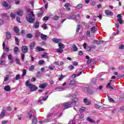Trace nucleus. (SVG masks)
Here are the masks:
<instances>
[{"label":"nucleus","mask_w":124,"mask_h":124,"mask_svg":"<svg viewBox=\"0 0 124 124\" xmlns=\"http://www.w3.org/2000/svg\"><path fill=\"white\" fill-rule=\"evenodd\" d=\"M27 11V12H30L25 16V18L27 22L30 24L34 23V21H35L34 17H35V16H34V14H33V11L31 12V9H28Z\"/></svg>","instance_id":"f257e3e1"},{"label":"nucleus","mask_w":124,"mask_h":124,"mask_svg":"<svg viewBox=\"0 0 124 124\" xmlns=\"http://www.w3.org/2000/svg\"><path fill=\"white\" fill-rule=\"evenodd\" d=\"M25 86H26V87H28L30 89V91L31 92H35V91H37L38 89V87H37V86L31 83H30V81L29 80L26 81Z\"/></svg>","instance_id":"f03ea898"},{"label":"nucleus","mask_w":124,"mask_h":124,"mask_svg":"<svg viewBox=\"0 0 124 124\" xmlns=\"http://www.w3.org/2000/svg\"><path fill=\"white\" fill-rule=\"evenodd\" d=\"M62 105L64 107V109H68V108H71L73 107L71 102H65L62 104Z\"/></svg>","instance_id":"7ed1b4c3"},{"label":"nucleus","mask_w":124,"mask_h":124,"mask_svg":"<svg viewBox=\"0 0 124 124\" xmlns=\"http://www.w3.org/2000/svg\"><path fill=\"white\" fill-rule=\"evenodd\" d=\"M28 114H30V115L29 116V118H31L32 116L33 117H34L36 116V111H35V110L32 109L30 111V112L28 113Z\"/></svg>","instance_id":"20e7f679"},{"label":"nucleus","mask_w":124,"mask_h":124,"mask_svg":"<svg viewBox=\"0 0 124 124\" xmlns=\"http://www.w3.org/2000/svg\"><path fill=\"white\" fill-rule=\"evenodd\" d=\"M122 17H123L122 14H118L117 16V18H118L117 21L118 23L120 24V25H123V24H124V21H123V18H122Z\"/></svg>","instance_id":"39448f33"},{"label":"nucleus","mask_w":124,"mask_h":124,"mask_svg":"<svg viewBox=\"0 0 124 124\" xmlns=\"http://www.w3.org/2000/svg\"><path fill=\"white\" fill-rule=\"evenodd\" d=\"M21 51L23 54H26L28 53V51H29V48L27 46H22L21 47Z\"/></svg>","instance_id":"423d86ee"},{"label":"nucleus","mask_w":124,"mask_h":124,"mask_svg":"<svg viewBox=\"0 0 124 124\" xmlns=\"http://www.w3.org/2000/svg\"><path fill=\"white\" fill-rule=\"evenodd\" d=\"M6 111V109L3 108L0 114V119H2V118H4V117L5 116Z\"/></svg>","instance_id":"0eeeda50"},{"label":"nucleus","mask_w":124,"mask_h":124,"mask_svg":"<svg viewBox=\"0 0 124 124\" xmlns=\"http://www.w3.org/2000/svg\"><path fill=\"white\" fill-rule=\"evenodd\" d=\"M105 13L106 15H107L108 16H113L114 15V13L113 12L109 10H106L105 11Z\"/></svg>","instance_id":"6e6552de"},{"label":"nucleus","mask_w":124,"mask_h":124,"mask_svg":"<svg viewBox=\"0 0 124 124\" xmlns=\"http://www.w3.org/2000/svg\"><path fill=\"white\" fill-rule=\"evenodd\" d=\"M77 102H78V98H77V97L74 98L72 100V102H71V103L73 105V106H75V105H76V103H77Z\"/></svg>","instance_id":"1a4fd4ad"},{"label":"nucleus","mask_w":124,"mask_h":124,"mask_svg":"<svg viewBox=\"0 0 124 124\" xmlns=\"http://www.w3.org/2000/svg\"><path fill=\"white\" fill-rule=\"evenodd\" d=\"M93 43H95L97 45H101V44H103L104 43V41H98L96 40H94L93 41Z\"/></svg>","instance_id":"9d476101"},{"label":"nucleus","mask_w":124,"mask_h":124,"mask_svg":"<svg viewBox=\"0 0 124 124\" xmlns=\"http://www.w3.org/2000/svg\"><path fill=\"white\" fill-rule=\"evenodd\" d=\"M36 52H43L44 51H45V49L41 47L40 46H37L36 48Z\"/></svg>","instance_id":"9b49d317"},{"label":"nucleus","mask_w":124,"mask_h":124,"mask_svg":"<svg viewBox=\"0 0 124 124\" xmlns=\"http://www.w3.org/2000/svg\"><path fill=\"white\" fill-rule=\"evenodd\" d=\"M53 42H54V43H60V42H61L62 39H58L57 38H54L52 39Z\"/></svg>","instance_id":"f8f14e48"},{"label":"nucleus","mask_w":124,"mask_h":124,"mask_svg":"<svg viewBox=\"0 0 124 124\" xmlns=\"http://www.w3.org/2000/svg\"><path fill=\"white\" fill-rule=\"evenodd\" d=\"M83 102L86 104V105H89V104H91L92 102H91V100L87 99L86 98H85L83 99Z\"/></svg>","instance_id":"ddd939ff"},{"label":"nucleus","mask_w":124,"mask_h":124,"mask_svg":"<svg viewBox=\"0 0 124 124\" xmlns=\"http://www.w3.org/2000/svg\"><path fill=\"white\" fill-rule=\"evenodd\" d=\"M4 90L6 92H10L11 91V87L9 85H7L4 87Z\"/></svg>","instance_id":"4468645a"},{"label":"nucleus","mask_w":124,"mask_h":124,"mask_svg":"<svg viewBox=\"0 0 124 124\" xmlns=\"http://www.w3.org/2000/svg\"><path fill=\"white\" fill-rule=\"evenodd\" d=\"M16 13L18 16H20L21 17H22V16H23V15L24 14L23 11L21 9H18Z\"/></svg>","instance_id":"2eb2a0df"},{"label":"nucleus","mask_w":124,"mask_h":124,"mask_svg":"<svg viewBox=\"0 0 124 124\" xmlns=\"http://www.w3.org/2000/svg\"><path fill=\"white\" fill-rule=\"evenodd\" d=\"M6 38L8 40L11 38V33H10V32L8 31L6 32Z\"/></svg>","instance_id":"dca6fc26"},{"label":"nucleus","mask_w":124,"mask_h":124,"mask_svg":"<svg viewBox=\"0 0 124 124\" xmlns=\"http://www.w3.org/2000/svg\"><path fill=\"white\" fill-rule=\"evenodd\" d=\"M14 31L16 33H19L20 31V29H19V27L17 26H15L14 27Z\"/></svg>","instance_id":"f3484780"},{"label":"nucleus","mask_w":124,"mask_h":124,"mask_svg":"<svg viewBox=\"0 0 124 124\" xmlns=\"http://www.w3.org/2000/svg\"><path fill=\"white\" fill-rule=\"evenodd\" d=\"M64 6V7H66V10H67V11H70V8L69 7V6H70V4L69 3H66Z\"/></svg>","instance_id":"a211bd4d"},{"label":"nucleus","mask_w":124,"mask_h":124,"mask_svg":"<svg viewBox=\"0 0 124 124\" xmlns=\"http://www.w3.org/2000/svg\"><path fill=\"white\" fill-rule=\"evenodd\" d=\"M97 30V28L96 26H93L91 28V31L92 33H94V32H95V31H96Z\"/></svg>","instance_id":"6ab92c4d"},{"label":"nucleus","mask_w":124,"mask_h":124,"mask_svg":"<svg viewBox=\"0 0 124 124\" xmlns=\"http://www.w3.org/2000/svg\"><path fill=\"white\" fill-rule=\"evenodd\" d=\"M35 46V42H32L30 43V49L31 50H32Z\"/></svg>","instance_id":"aec40b11"},{"label":"nucleus","mask_w":124,"mask_h":124,"mask_svg":"<svg viewBox=\"0 0 124 124\" xmlns=\"http://www.w3.org/2000/svg\"><path fill=\"white\" fill-rule=\"evenodd\" d=\"M112 80H110L109 81V82H108L107 85L106 87L107 88H109V89H111V90H113V86H111V82H112Z\"/></svg>","instance_id":"412c9836"},{"label":"nucleus","mask_w":124,"mask_h":124,"mask_svg":"<svg viewBox=\"0 0 124 124\" xmlns=\"http://www.w3.org/2000/svg\"><path fill=\"white\" fill-rule=\"evenodd\" d=\"M86 121H87V122H89L90 123H93V124L95 123V121H94L91 118V117H88L87 118Z\"/></svg>","instance_id":"4be33fe9"},{"label":"nucleus","mask_w":124,"mask_h":124,"mask_svg":"<svg viewBox=\"0 0 124 124\" xmlns=\"http://www.w3.org/2000/svg\"><path fill=\"white\" fill-rule=\"evenodd\" d=\"M46 87H47V84L45 83L40 84L39 86V88H40V89H45V88H46Z\"/></svg>","instance_id":"5701e85b"},{"label":"nucleus","mask_w":124,"mask_h":124,"mask_svg":"<svg viewBox=\"0 0 124 124\" xmlns=\"http://www.w3.org/2000/svg\"><path fill=\"white\" fill-rule=\"evenodd\" d=\"M35 29H38L39 28V22L38 21H36L34 25Z\"/></svg>","instance_id":"b1692460"},{"label":"nucleus","mask_w":124,"mask_h":124,"mask_svg":"<svg viewBox=\"0 0 124 124\" xmlns=\"http://www.w3.org/2000/svg\"><path fill=\"white\" fill-rule=\"evenodd\" d=\"M73 52H76V51H78V47H77V46H76V45H73L72 46V49Z\"/></svg>","instance_id":"393cba45"},{"label":"nucleus","mask_w":124,"mask_h":124,"mask_svg":"<svg viewBox=\"0 0 124 124\" xmlns=\"http://www.w3.org/2000/svg\"><path fill=\"white\" fill-rule=\"evenodd\" d=\"M41 38L42 39V40H46V39H47V35L44 34H41Z\"/></svg>","instance_id":"a878e982"},{"label":"nucleus","mask_w":124,"mask_h":124,"mask_svg":"<svg viewBox=\"0 0 124 124\" xmlns=\"http://www.w3.org/2000/svg\"><path fill=\"white\" fill-rule=\"evenodd\" d=\"M14 52L15 54H17L19 52V48L18 46H16L14 48Z\"/></svg>","instance_id":"bb28decb"},{"label":"nucleus","mask_w":124,"mask_h":124,"mask_svg":"<svg viewBox=\"0 0 124 124\" xmlns=\"http://www.w3.org/2000/svg\"><path fill=\"white\" fill-rule=\"evenodd\" d=\"M32 124H36L37 123V118L36 117H34L32 120Z\"/></svg>","instance_id":"cd10ccee"},{"label":"nucleus","mask_w":124,"mask_h":124,"mask_svg":"<svg viewBox=\"0 0 124 124\" xmlns=\"http://www.w3.org/2000/svg\"><path fill=\"white\" fill-rule=\"evenodd\" d=\"M58 46H59V48H60V49H64L65 46H64V45H63V44L59 43V44H58Z\"/></svg>","instance_id":"c85d7f7f"},{"label":"nucleus","mask_w":124,"mask_h":124,"mask_svg":"<svg viewBox=\"0 0 124 124\" xmlns=\"http://www.w3.org/2000/svg\"><path fill=\"white\" fill-rule=\"evenodd\" d=\"M2 5L4 6V7H8V3H7L6 1H4L2 3Z\"/></svg>","instance_id":"c756f323"},{"label":"nucleus","mask_w":124,"mask_h":124,"mask_svg":"<svg viewBox=\"0 0 124 124\" xmlns=\"http://www.w3.org/2000/svg\"><path fill=\"white\" fill-rule=\"evenodd\" d=\"M56 51H57V53H59V54H62V52H63V49H61V48H57L56 49Z\"/></svg>","instance_id":"7c9ffc66"},{"label":"nucleus","mask_w":124,"mask_h":124,"mask_svg":"<svg viewBox=\"0 0 124 124\" xmlns=\"http://www.w3.org/2000/svg\"><path fill=\"white\" fill-rule=\"evenodd\" d=\"M59 18H60V17H59V16L55 15L53 17L52 19L54 21H57V20H59Z\"/></svg>","instance_id":"2f4dec72"},{"label":"nucleus","mask_w":124,"mask_h":124,"mask_svg":"<svg viewBox=\"0 0 124 124\" xmlns=\"http://www.w3.org/2000/svg\"><path fill=\"white\" fill-rule=\"evenodd\" d=\"M15 39L16 45H19V43H20V42H19V39H18L17 37H15Z\"/></svg>","instance_id":"473e14b6"},{"label":"nucleus","mask_w":124,"mask_h":124,"mask_svg":"<svg viewBox=\"0 0 124 124\" xmlns=\"http://www.w3.org/2000/svg\"><path fill=\"white\" fill-rule=\"evenodd\" d=\"M82 7H83V5H82V4H79L77 6H76V8L77 9H81V8H82Z\"/></svg>","instance_id":"72a5a7b5"},{"label":"nucleus","mask_w":124,"mask_h":124,"mask_svg":"<svg viewBox=\"0 0 124 124\" xmlns=\"http://www.w3.org/2000/svg\"><path fill=\"white\" fill-rule=\"evenodd\" d=\"M16 62L17 64H18V65H21V62H20V60H19V59L16 58Z\"/></svg>","instance_id":"f704fd0d"},{"label":"nucleus","mask_w":124,"mask_h":124,"mask_svg":"<svg viewBox=\"0 0 124 124\" xmlns=\"http://www.w3.org/2000/svg\"><path fill=\"white\" fill-rule=\"evenodd\" d=\"M108 99L110 102H112V103H115V100H114L111 97L108 96Z\"/></svg>","instance_id":"c9c22d12"},{"label":"nucleus","mask_w":124,"mask_h":124,"mask_svg":"<svg viewBox=\"0 0 124 124\" xmlns=\"http://www.w3.org/2000/svg\"><path fill=\"white\" fill-rule=\"evenodd\" d=\"M26 37L27 38H32V34L31 33H28L26 35Z\"/></svg>","instance_id":"e433bc0d"},{"label":"nucleus","mask_w":124,"mask_h":124,"mask_svg":"<svg viewBox=\"0 0 124 124\" xmlns=\"http://www.w3.org/2000/svg\"><path fill=\"white\" fill-rule=\"evenodd\" d=\"M80 29H81V25H78L77 27L76 31L77 32H79V31H80Z\"/></svg>","instance_id":"4c0bfd02"},{"label":"nucleus","mask_w":124,"mask_h":124,"mask_svg":"<svg viewBox=\"0 0 124 124\" xmlns=\"http://www.w3.org/2000/svg\"><path fill=\"white\" fill-rule=\"evenodd\" d=\"M38 64L40 65H41V64H43V63H45L44 60H40L38 62Z\"/></svg>","instance_id":"58836bf2"},{"label":"nucleus","mask_w":124,"mask_h":124,"mask_svg":"<svg viewBox=\"0 0 124 124\" xmlns=\"http://www.w3.org/2000/svg\"><path fill=\"white\" fill-rule=\"evenodd\" d=\"M86 109L85 107H82L81 108L79 109V112L80 113H83L84 112V110Z\"/></svg>","instance_id":"ea45409f"},{"label":"nucleus","mask_w":124,"mask_h":124,"mask_svg":"<svg viewBox=\"0 0 124 124\" xmlns=\"http://www.w3.org/2000/svg\"><path fill=\"white\" fill-rule=\"evenodd\" d=\"M10 17L12 18V19H15V18H16V16L15 15V14L11 13L10 14Z\"/></svg>","instance_id":"a19ab883"},{"label":"nucleus","mask_w":124,"mask_h":124,"mask_svg":"<svg viewBox=\"0 0 124 124\" xmlns=\"http://www.w3.org/2000/svg\"><path fill=\"white\" fill-rule=\"evenodd\" d=\"M118 49H119V50H124V45H121L118 47Z\"/></svg>","instance_id":"79ce46f5"},{"label":"nucleus","mask_w":124,"mask_h":124,"mask_svg":"<svg viewBox=\"0 0 124 124\" xmlns=\"http://www.w3.org/2000/svg\"><path fill=\"white\" fill-rule=\"evenodd\" d=\"M9 79V75H7L6 77H5L4 79V82H6V81H8Z\"/></svg>","instance_id":"37998d69"},{"label":"nucleus","mask_w":124,"mask_h":124,"mask_svg":"<svg viewBox=\"0 0 124 124\" xmlns=\"http://www.w3.org/2000/svg\"><path fill=\"white\" fill-rule=\"evenodd\" d=\"M75 84V80L72 79L70 81L69 85H74Z\"/></svg>","instance_id":"c03bdc74"},{"label":"nucleus","mask_w":124,"mask_h":124,"mask_svg":"<svg viewBox=\"0 0 124 124\" xmlns=\"http://www.w3.org/2000/svg\"><path fill=\"white\" fill-rule=\"evenodd\" d=\"M26 74H27V70L24 69L23 70V71L22 73V77H24V76H25Z\"/></svg>","instance_id":"a18cd8bd"},{"label":"nucleus","mask_w":124,"mask_h":124,"mask_svg":"<svg viewBox=\"0 0 124 124\" xmlns=\"http://www.w3.org/2000/svg\"><path fill=\"white\" fill-rule=\"evenodd\" d=\"M15 79L16 80H19L21 79V77H20V75H16Z\"/></svg>","instance_id":"49530a36"},{"label":"nucleus","mask_w":124,"mask_h":124,"mask_svg":"<svg viewBox=\"0 0 124 124\" xmlns=\"http://www.w3.org/2000/svg\"><path fill=\"white\" fill-rule=\"evenodd\" d=\"M29 70H33L34 69V66L33 65H31L29 68Z\"/></svg>","instance_id":"de8ad7c7"},{"label":"nucleus","mask_w":124,"mask_h":124,"mask_svg":"<svg viewBox=\"0 0 124 124\" xmlns=\"http://www.w3.org/2000/svg\"><path fill=\"white\" fill-rule=\"evenodd\" d=\"M42 27H43V29H44V30H46V29H47V24H44L42 26Z\"/></svg>","instance_id":"09e8293b"},{"label":"nucleus","mask_w":124,"mask_h":124,"mask_svg":"<svg viewBox=\"0 0 124 124\" xmlns=\"http://www.w3.org/2000/svg\"><path fill=\"white\" fill-rule=\"evenodd\" d=\"M63 79V76L62 75H60V77L59 78V81H62Z\"/></svg>","instance_id":"8fccbe9b"},{"label":"nucleus","mask_w":124,"mask_h":124,"mask_svg":"<svg viewBox=\"0 0 124 124\" xmlns=\"http://www.w3.org/2000/svg\"><path fill=\"white\" fill-rule=\"evenodd\" d=\"M86 35L88 37H90L91 36V31H87L86 33Z\"/></svg>","instance_id":"3c124183"},{"label":"nucleus","mask_w":124,"mask_h":124,"mask_svg":"<svg viewBox=\"0 0 124 124\" xmlns=\"http://www.w3.org/2000/svg\"><path fill=\"white\" fill-rule=\"evenodd\" d=\"M5 56H6L5 53H3L1 56V58L2 60H3V59H5Z\"/></svg>","instance_id":"603ef678"},{"label":"nucleus","mask_w":124,"mask_h":124,"mask_svg":"<svg viewBox=\"0 0 124 124\" xmlns=\"http://www.w3.org/2000/svg\"><path fill=\"white\" fill-rule=\"evenodd\" d=\"M68 68L70 69V70H72V69H74V66L71 65L68 66Z\"/></svg>","instance_id":"864d4df0"},{"label":"nucleus","mask_w":124,"mask_h":124,"mask_svg":"<svg viewBox=\"0 0 124 124\" xmlns=\"http://www.w3.org/2000/svg\"><path fill=\"white\" fill-rule=\"evenodd\" d=\"M16 19L17 22H18V23H21V18H20V17L17 16L16 17Z\"/></svg>","instance_id":"5fc2aeb1"},{"label":"nucleus","mask_w":124,"mask_h":124,"mask_svg":"<svg viewBox=\"0 0 124 124\" xmlns=\"http://www.w3.org/2000/svg\"><path fill=\"white\" fill-rule=\"evenodd\" d=\"M39 35H40V33H38V32H37L35 34V37L36 38H38V37H39Z\"/></svg>","instance_id":"6e6d98bb"},{"label":"nucleus","mask_w":124,"mask_h":124,"mask_svg":"<svg viewBox=\"0 0 124 124\" xmlns=\"http://www.w3.org/2000/svg\"><path fill=\"white\" fill-rule=\"evenodd\" d=\"M43 20L44 21H48L49 20V17L48 16H45L43 18Z\"/></svg>","instance_id":"4d7b16f0"},{"label":"nucleus","mask_w":124,"mask_h":124,"mask_svg":"<svg viewBox=\"0 0 124 124\" xmlns=\"http://www.w3.org/2000/svg\"><path fill=\"white\" fill-rule=\"evenodd\" d=\"M8 58L9 61H11L12 60V55L11 54L8 55Z\"/></svg>","instance_id":"13d9d810"},{"label":"nucleus","mask_w":124,"mask_h":124,"mask_svg":"<svg viewBox=\"0 0 124 124\" xmlns=\"http://www.w3.org/2000/svg\"><path fill=\"white\" fill-rule=\"evenodd\" d=\"M1 17H7V14L3 13L1 15Z\"/></svg>","instance_id":"bf43d9fd"},{"label":"nucleus","mask_w":124,"mask_h":124,"mask_svg":"<svg viewBox=\"0 0 124 124\" xmlns=\"http://www.w3.org/2000/svg\"><path fill=\"white\" fill-rule=\"evenodd\" d=\"M73 65L77 66V65H78V62H73Z\"/></svg>","instance_id":"052dcab7"},{"label":"nucleus","mask_w":124,"mask_h":124,"mask_svg":"<svg viewBox=\"0 0 124 124\" xmlns=\"http://www.w3.org/2000/svg\"><path fill=\"white\" fill-rule=\"evenodd\" d=\"M78 55L82 56V55H84V53H83V51L80 50L78 51Z\"/></svg>","instance_id":"680f3d73"},{"label":"nucleus","mask_w":124,"mask_h":124,"mask_svg":"<svg viewBox=\"0 0 124 124\" xmlns=\"http://www.w3.org/2000/svg\"><path fill=\"white\" fill-rule=\"evenodd\" d=\"M47 53H46V52L44 53V54H42V58H45V57H46V56H47Z\"/></svg>","instance_id":"e2e57ef3"},{"label":"nucleus","mask_w":124,"mask_h":124,"mask_svg":"<svg viewBox=\"0 0 124 124\" xmlns=\"http://www.w3.org/2000/svg\"><path fill=\"white\" fill-rule=\"evenodd\" d=\"M92 59H89L87 61V63L89 64V63H91L92 62Z\"/></svg>","instance_id":"0e129e2a"},{"label":"nucleus","mask_w":124,"mask_h":124,"mask_svg":"<svg viewBox=\"0 0 124 124\" xmlns=\"http://www.w3.org/2000/svg\"><path fill=\"white\" fill-rule=\"evenodd\" d=\"M48 98V96H44L43 97V100H46Z\"/></svg>","instance_id":"69168bd1"},{"label":"nucleus","mask_w":124,"mask_h":124,"mask_svg":"<svg viewBox=\"0 0 124 124\" xmlns=\"http://www.w3.org/2000/svg\"><path fill=\"white\" fill-rule=\"evenodd\" d=\"M94 107H95V108H97V109H99V108H100V106L97 104H95Z\"/></svg>","instance_id":"338daca9"},{"label":"nucleus","mask_w":124,"mask_h":124,"mask_svg":"<svg viewBox=\"0 0 124 124\" xmlns=\"http://www.w3.org/2000/svg\"><path fill=\"white\" fill-rule=\"evenodd\" d=\"M7 110H8V111H12V108H11V107H10V106L8 107Z\"/></svg>","instance_id":"774afa93"}]
</instances>
